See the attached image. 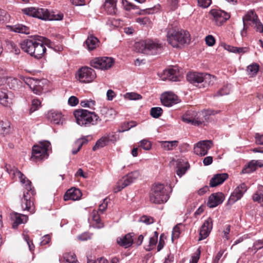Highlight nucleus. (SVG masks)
<instances>
[{"label":"nucleus","mask_w":263,"mask_h":263,"mask_svg":"<svg viewBox=\"0 0 263 263\" xmlns=\"http://www.w3.org/2000/svg\"><path fill=\"white\" fill-rule=\"evenodd\" d=\"M35 7H28L23 9L22 11L23 13L35 17Z\"/></svg>","instance_id":"nucleus-52"},{"label":"nucleus","mask_w":263,"mask_h":263,"mask_svg":"<svg viewBox=\"0 0 263 263\" xmlns=\"http://www.w3.org/2000/svg\"><path fill=\"white\" fill-rule=\"evenodd\" d=\"M248 188L245 183H241L232 193L229 202L232 204L240 199L244 193L247 191Z\"/></svg>","instance_id":"nucleus-16"},{"label":"nucleus","mask_w":263,"mask_h":263,"mask_svg":"<svg viewBox=\"0 0 263 263\" xmlns=\"http://www.w3.org/2000/svg\"><path fill=\"white\" fill-rule=\"evenodd\" d=\"M263 166V161L261 160H252L249 162L248 166L243 168L241 172L243 174L251 173L255 171L257 167H261Z\"/></svg>","instance_id":"nucleus-27"},{"label":"nucleus","mask_w":263,"mask_h":263,"mask_svg":"<svg viewBox=\"0 0 263 263\" xmlns=\"http://www.w3.org/2000/svg\"><path fill=\"white\" fill-rule=\"evenodd\" d=\"M12 94L7 93L5 89L0 90V103L5 107H10L12 104Z\"/></svg>","instance_id":"nucleus-26"},{"label":"nucleus","mask_w":263,"mask_h":263,"mask_svg":"<svg viewBox=\"0 0 263 263\" xmlns=\"http://www.w3.org/2000/svg\"><path fill=\"white\" fill-rule=\"evenodd\" d=\"M163 110L161 107H155L151 109L150 114L154 118H159L162 114Z\"/></svg>","instance_id":"nucleus-41"},{"label":"nucleus","mask_w":263,"mask_h":263,"mask_svg":"<svg viewBox=\"0 0 263 263\" xmlns=\"http://www.w3.org/2000/svg\"><path fill=\"white\" fill-rule=\"evenodd\" d=\"M190 34L187 31L170 28L167 33V41L173 47L179 48L184 44H189Z\"/></svg>","instance_id":"nucleus-3"},{"label":"nucleus","mask_w":263,"mask_h":263,"mask_svg":"<svg viewBox=\"0 0 263 263\" xmlns=\"http://www.w3.org/2000/svg\"><path fill=\"white\" fill-rule=\"evenodd\" d=\"M23 50L37 59H41L45 54L46 48L43 42L35 39H26L20 44Z\"/></svg>","instance_id":"nucleus-2"},{"label":"nucleus","mask_w":263,"mask_h":263,"mask_svg":"<svg viewBox=\"0 0 263 263\" xmlns=\"http://www.w3.org/2000/svg\"><path fill=\"white\" fill-rule=\"evenodd\" d=\"M139 176V173L138 171H134L129 173L118 182L116 187L114 188V192L117 193L120 191L133 182Z\"/></svg>","instance_id":"nucleus-13"},{"label":"nucleus","mask_w":263,"mask_h":263,"mask_svg":"<svg viewBox=\"0 0 263 263\" xmlns=\"http://www.w3.org/2000/svg\"><path fill=\"white\" fill-rule=\"evenodd\" d=\"M10 218L13 221L12 228L15 229H17L20 224L26 223L28 219L27 215L16 212H12L10 214Z\"/></svg>","instance_id":"nucleus-21"},{"label":"nucleus","mask_w":263,"mask_h":263,"mask_svg":"<svg viewBox=\"0 0 263 263\" xmlns=\"http://www.w3.org/2000/svg\"><path fill=\"white\" fill-rule=\"evenodd\" d=\"M100 114L103 117L105 122H107L115 117L116 111L112 108L102 107L100 109Z\"/></svg>","instance_id":"nucleus-28"},{"label":"nucleus","mask_w":263,"mask_h":263,"mask_svg":"<svg viewBox=\"0 0 263 263\" xmlns=\"http://www.w3.org/2000/svg\"><path fill=\"white\" fill-rule=\"evenodd\" d=\"M41 102L38 99H33L32 101L31 106L29 109V114H31L39 109L41 107Z\"/></svg>","instance_id":"nucleus-42"},{"label":"nucleus","mask_w":263,"mask_h":263,"mask_svg":"<svg viewBox=\"0 0 263 263\" xmlns=\"http://www.w3.org/2000/svg\"><path fill=\"white\" fill-rule=\"evenodd\" d=\"M161 147L166 151L172 150L174 147L177 146L178 141H162L161 142Z\"/></svg>","instance_id":"nucleus-37"},{"label":"nucleus","mask_w":263,"mask_h":263,"mask_svg":"<svg viewBox=\"0 0 263 263\" xmlns=\"http://www.w3.org/2000/svg\"><path fill=\"white\" fill-rule=\"evenodd\" d=\"M48 118L54 124H59L62 122L63 117L60 112L51 110L48 114Z\"/></svg>","instance_id":"nucleus-31"},{"label":"nucleus","mask_w":263,"mask_h":263,"mask_svg":"<svg viewBox=\"0 0 263 263\" xmlns=\"http://www.w3.org/2000/svg\"><path fill=\"white\" fill-rule=\"evenodd\" d=\"M136 22L141 25H148L151 23V21L147 17L137 18H136Z\"/></svg>","instance_id":"nucleus-55"},{"label":"nucleus","mask_w":263,"mask_h":263,"mask_svg":"<svg viewBox=\"0 0 263 263\" xmlns=\"http://www.w3.org/2000/svg\"><path fill=\"white\" fill-rule=\"evenodd\" d=\"M225 48L229 51L233 52V53H240L244 52V51H243L244 48H241V47H234V46H232L230 45H227V46H226Z\"/></svg>","instance_id":"nucleus-49"},{"label":"nucleus","mask_w":263,"mask_h":263,"mask_svg":"<svg viewBox=\"0 0 263 263\" xmlns=\"http://www.w3.org/2000/svg\"><path fill=\"white\" fill-rule=\"evenodd\" d=\"M203 73L199 72H189L186 74V80L190 83L199 87L201 84Z\"/></svg>","instance_id":"nucleus-22"},{"label":"nucleus","mask_w":263,"mask_h":263,"mask_svg":"<svg viewBox=\"0 0 263 263\" xmlns=\"http://www.w3.org/2000/svg\"><path fill=\"white\" fill-rule=\"evenodd\" d=\"M230 90L227 88H223L219 90L216 94L214 95V97L222 96L224 95H227L229 94Z\"/></svg>","instance_id":"nucleus-61"},{"label":"nucleus","mask_w":263,"mask_h":263,"mask_svg":"<svg viewBox=\"0 0 263 263\" xmlns=\"http://www.w3.org/2000/svg\"><path fill=\"white\" fill-rule=\"evenodd\" d=\"M134 235V233H129L122 238H117V242L120 246L127 248L133 243Z\"/></svg>","instance_id":"nucleus-24"},{"label":"nucleus","mask_w":263,"mask_h":263,"mask_svg":"<svg viewBox=\"0 0 263 263\" xmlns=\"http://www.w3.org/2000/svg\"><path fill=\"white\" fill-rule=\"evenodd\" d=\"M88 140L86 139V138L84 137L78 139L75 142V145L76 146H79V148H81L83 144H86Z\"/></svg>","instance_id":"nucleus-62"},{"label":"nucleus","mask_w":263,"mask_h":263,"mask_svg":"<svg viewBox=\"0 0 263 263\" xmlns=\"http://www.w3.org/2000/svg\"><path fill=\"white\" fill-rule=\"evenodd\" d=\"M180 226H181V223L177 224L176 226L174 227L172 232V239L173 241H174V239H176L179 237V235L180 234V230L179 228Z\"/></svg>","instance_id":"nucleus-51"},{"label":"nucleus","mask_w":263,"mask_h":263,"mask_svg":"<svg viewBox=\"0 0 263 263\" xmlns=\"http://www.w3.org/2000/svg\"><path fill=\"white\" fill-rule=\"evenodd\" d=\"M37 81L38 80L37 79L30 77H27L24 79L25 83L30 87L32 90L35 86Z\"/></svg>","instance_id":"nucleus-47"},{"label":"nucleus","mask_w":263,"mask_h":263,"mask_svg":"<svg viewBox=\"0 0 263 263\" xmlns=\"http://www.w3.org/2000/svg\"><path fill=\"white\" fill-rule=\"evenodd\" d=\"M82 195L81 191L76 188H71L69 189L64 196L65 201L72 200H77L80 198Z\"/></svg>","instance_id":"nucleus-23"},{"label":"nucleus","mask_w":263,"mask_h":263,"mask_svg":"<svg viewBox=\"0 0 263 263\" xmlns=\"http://www.w3.org/2000/svg\"><path fill=\"white\" fill-rule=\"evenodd\" d=\"M198 5L203 8H208L212 4V0H197Z\"/></svg>","instance_id":"nucleus-53"},{"label":"nucleus","mask_w":263,"mask_h":263,"mask_svg":"<svg viewBox=\"0 0 263 263\" xmlns=\"http://www.w3.org/2000/svg\"><path fill=\"white\" fill-rule=\"evenodd\" d=\"M6 169L10 175L14 177H17L21 182L25 184L26 192H24L23 197L21 199L22 208L24 210H27L30 213H34L33 203L31 200L30 194L32 196L35 194L34 190H32L31 181L27 179L25 176L21 173L18 169L13 167L11 168L10 165H6Z\"/></svg>","instance_id":"nucleus-1"},{"label":"nucleus","mask_w":263,"mask_h":263,"mask_svg":"<svg viewBox=\"0 0 263 263\" xmlns=\"http://www.w3.org/2000/svg\"><path fill=\"white\" fill-rule=\"evenodd\" d=\"M203 116V113H197L194 110L187 111L182 117V121L186 123H191L192 125L199 126L204 123V119L201 118Z\"/></svg>","instance_id":"nucleus-8"},{"label":"nucleus","mask_w":263,"mask_h":263,"mask_svg":"<svg viewBox=\"0 0 263 263\" xmlns=\"http://www.w3.org/2000/svg\"><path fill=\"white\" fill-rule=\"evenodd\" d=\"M104 8L109 14H116L117 11L116 1L115 0H105Z\"/></svg>","instance_id":"nucleus-30"},{"label":"nucleus","mask_w":263,"mask_h":263,"mask_svg":"<svg viewBox=\"0 0 263 263\" xmlns=\"http://www.w3.org/2000/svg\"><path fill=\"white\" fill-rule=\"evenodd\" d=\"M106 140L108 143L109 141L115 142L117 140V135L114 133H109L106 136H105Z\"/></svg>","instance_id":"nucleus-58"},{"label":"nucleus","mask_w":263,"mask_h":263,"mask_svg":"<svg viewBox=\"0 0 263 263\" xmlns=\"http://www.w3.org/2000/svg\"><path fill=\"white\" fill-rule=\"evenodd\" d=\"M140 221L149 224L154 222V219L149 216H143L140 218Z\"/></svg>","instance_id":"nucleus-56"},{"label":"nucleus","mask_w":263,"mask_h":263,"mask_svg":"<svg viewBox=\"0 0 263 263\" xmlns=\"http://www.w3.org/2000/svg\"><path fill=\"white\" fill-rule=\"evenodd\" d=\"M35 17L43 20H62L63 18V15L59 14L57 17L54 16L53 17L47 9L36 8Z\"/></svg>","instance_id":"nucleus-15"},{"label":"nucleus","mask_w":263,"mask_h":263,"mask_svg":"<svg viewBox=\"0 0 263 263\" xmlns=\"http://www.w3.org/2000/svg\"><path fill=\"white\" fill-rule=\"evenodd\" d=\"M228 175L227 173L217 174L211 178L210 181V186L213 187L222 184L227 178Z\"/></svg>","instance_id":"nucleus-25"},{"label":"nucleus","mask_w":263,"mask_h":263,"mask_svg":"<svg viewBox=\"0 0 263 263\" xmlns=\"http://www.w3.org/2000/svg\"><path fill=\"white\" fill-rule=\"evenodd\" d=\"M161 101L165 106H171L178 102V97L172 92H165L161 96Z\"/></svg>","instance_id":"nucleus-20"},{"label":"nucleus","mask_w":263,"mask_h":263,"mask_svg":"<svg viewBox=\"0 0 263 263\" xmlns=\"http://www.w3.org/2000/svg\"><path fill=\"white\" fill-rule=\"evenodd\" d=\"M167 2L172 10H175L177 8L178 0H167Z\"/></svg>","instance_id":"nucleus-63"},{"label":"nucleus","mask_w":263,"mask_h":263,"mask_svg":"<svg viewBox=\"0 0 263 263\" xmlns=\"http://www.w3.org/2000/svg\"><path fill=\"white\" fill-rule=\"evenodd\" d=\"M140 146L144 150H149L152 145L148 140L144 139L140 141Z\"/></svg>","instance_id":"nucleus-54"},{"label":"nucleus","mask_w":263,"mask_h":263,"mask_svg":"<svg viewBox=\"0 0 263 263\" xmlns=\"http://www.w3.org/2000/svg\"><path fill=\"white\" fill-rule=\"evenodd\" d=\"M134 48L137 52L156 55L161 52L162 46L158 41L148 39L135 43Z\"/></svg>","instance_id":"nucleus-4"},{"label":"nucleus","mask_w":263,"mask_h":263,"mask_svg":"<svg viewBox=\"0 0 263 263\" xmlns=\"http://www.w3.org/2000/svg\"><path fill=\"white\" fill-rule=\"evenodd\" d=\"M125 98L130 100H138L142 98L141 95L136 92H127L124 95Z\"/></svg>","instance_id":"nucleus-43"},{"label":"nucleus","mask_w":263,"mask_h":263,"mask_svg":"<svg viewBox=\"0 0 263 263\" xmlns=\"http://www.w3.org/2000/svg\"><path fill=\"white\" fill-rule=\"evenodd\" d=\"M50 146L49 141H43L40 145H34L32 147L31 159L35 160H41L48 157L47 152Z\"/></svg>","instance_id":"nucleus-7"},{"label":"nucleus","mask_w":263,"mask_h":263,"mask_svg":"<svg viewBox=\"0 0 263 263\" xmlns=\"http://www.w3.org/2000/svg\"><path fill=\"white\" fill-rule=\"evenodd\" d=\"M9 27L11 31L15 32L24 33L26 34H28L30 33L29 27L22 24H18Z\"/></svg>","instance_id":"nucleus-33"},{"label":"nucleus","mask_w":263,"mask_h":263,"mask_svg":"<svg viewBox=\"0 0 263 263\" xmlns=\"http://www.w3.org/2000/svg\"><path fill=\"white\" fill-rule=\"evenodd\" d=\"M215 80V79L214 76L208 73H203L201 84L200 85L199 87H206L210 85L213 84Z\"/></svg>","instance_id":"nucleus-32"},{"label":"nucleus","mask_w":263,"mask_h":263,"mask_svg":"<svg viewBox=\"0 0 263 263\" xmlns=\"http://www.w3.org/2000/svg\"><path fill=\"white\" fill-rule=\"evenodd\" d=\"M44 81H45V80H39L37 81V83L35 85V86L33 89L32 91L36 95H40L43 90V85L44 84Z\"/></svg>","instance_id":"nucleus-44"},{"label":"nucleus","mask_w":263,"mask_h":263,"mask_svg":"<svg viewBox=\"0 0 263 263\" xmlns=\"http://www.w3.org/2000/svg\"><path fill=\"white\" fill-rule=\"evenodd\" d=\"M205 41L209 46H213L215 43V38L212 35H209L205 37Z\"/></svg>","instance_id":"nucleus-57"},{"label":"nucleus","mask_w":263,"mask_h":263,"mask_svg":"<svg viewBox=\"0 0 263 263\" xmlns=\"http://www.w3.org/2000/svg\"><path fill=\"white\" fill-rule=\"evenodd\" d=\"M7 83L11 89H15L17 88L19 85L20 81L18 79L13 78H9L7 79Z\"/></svg>","instance_id":"nucleus-40"},{"label":"nucleus","mask_w":263,"mask_h":263,"mask_svg":"<svg viewBox=\"0 0 263 263\" xmlns=\"http://www.w3.org/2000/svg\"><path fill=\"white\" fill-rule=\"evenodd\" d=\"M136 126V124L134 122H127V123H124L121 127V128L119 130V132H124L125 131L128 130L131 128L135 127Z\"/></svg>","instance_id":"nucleus-48"},{"label":"nucleus","mask_w":263,"mask_h":263,"mask_svg":"<svg viewBox=\"0 0 263 263\" xmlns=\"http://www.w3.org/2000/svg\"><path fill=\"white\" fill-rule=\"evenodd\" d=\"M107 143L108 142L106 140V138L105 136H103L96 142V144L92 148V150L93 151H96L100 148L104 147L107 144Z\"/></svg>","instance_id":"nucleus-38"},{"label":"nucleus","mask_w":263,"mask_h":263,"mask_svg":"<svg viewBox=\"0 0 263 263\" xmlns=\"http://www.w3.org/2000/svg\"><path fill=\"white\" fill-rule=\"evenodd\" d=\"M224 196L222 193H216L211 194L209 197L207 206L213 208L220 204L224 200Z\"/></svg>","instance_id":"nucleus-19"},{"label":"nucleus","mask_w":263,"mask_h":263,"mask_svg":"<svg viewBox=\"0 0 263 263\" xmlns=\"http://www.w3.org/2000/svg\"><path fill=\"white\" fill-rule=\"evenodd\" d=\"M212 144L213 142L211 140L200 141L194 145V152L200 156H205L211 148Z\"/></svg>","instance_id":"nucleus-14"},{"label":"nucleus","mask_w":263,"mask_h":263,"mask_svg":"<svg viewBox=\"0 0 263 263\" xmlns=\"http://www.w3.org/2000/svg\"><path fill=\"white\" fill-rule=\"evenodd\" d=\"M259 65L256 63H253L247 67V71L250 77L255 76L259 71Z\"/></svg>","instance_id":"nucleus-36"},{"label":"nucleus","mask_w":263,"mask_h":263,"mask_svg":"<svg viewBox=\"0 0 263 263\" xmlns=\"http://www.w3.org/2000/svg\"><path fill=\"white\" fill-rule=\"evenodd\" d=\"M253 23L255 25L254 28L257 31L260 33L263 32V25L257 20V16H256V18H253Z\"/></svg>","instance_id":"nucleus-50"},{"label":"nucleus","mask_w":263,"mask_h":263,"mask_svg":"<svg viewBox=\"0 0 263 263\" xmlns=\"http://www.w3.org/2000/svg\"><path fill=\"white\" fill-rule=\"evenodd\" d=\"M73 115L77 123L80 126H89L90 125H97L101 120L95 112L83 109L75 110Z\"/></svg>","instance_id":"nucleus-5"},{"label":"nucleus","mask_w":263,"mask_h":263,"mask_svg":"<svg viewBox=\"0 0 263 263\" xmlns=\"http://www.w3.org/2000/svg\"><path fill=\"white\" fill-rule=\"evenodd\" d=\"M79 103L78 99L74 97L71 96L68 99V103L71 106H74L78 104Z\"/></svg>","instance_id":"nucleus-64"},{"label":"nucleus","mask_w":263,"mask_h":263,"mask_svg":"<svg viewBox=\"0 0 263 263\" xmlns=\"http://www.w3.org/2000/svg\"><path fill=\"white\" fill-rule=\"evenodd\" d=\"M114 61L109 57L96 58L90 61V66L93 68L101 70H106L112 67Z\"/></svg>","instance_id":"nucleus-10"},{"label":"nucleus","mask_w":263,"mask_h":263,"mask_svg":"<svg viewBox=\"0 0 263 263\" xmlns=\"http://www.w3.org/2000/svg\"><path fill=\"white\" fill-rule=\"evenodd\" d=\"M253 200L254 201L261 203L263 202V194L261 193H256L253 196Z\"/></svg>","instance_id":"nucleus-59"},{"label":"nucleus","mask_w":263,"mask_h":263,"mask_svg":"<svg viewBox=\"0 0 263 263\" xmlns=\"http://www.w3.org/2000/svg\"><path fill=\"white\" fill-rule=\"evenodd\" d=\"M180 76V73L178 68L177 67H173L163 71L162 79L177 81H179Z\"/></svg>","instance_id":"nucleus-18"},{"label":"nucleus","mask_w":263,"mask_h":263,"mask_svg":"<svg viewBox=\"0 0 263 263\" xmlns=\"http://www.w3.org/2000/svg\"><path fill=\"white\" fill-rule=\"evenodd\" d=\"M169 196L163 184L156 183L153 186L149 194V199L152 202L161 204L166 202Z\"/></svg>","instance_id":"nucleus-6"},{"label":"nucleus","mask_w":263,"mask_h":263,"mask_svg":"<svg viewBox=\"0 0 263 263\" xmlns=\"http://www.w3.org/2000/svg\"><path fill=\"white\" fill-rule=\"evenodd\" d=\"M99 41L98 39L92 36H88L85 41L84 46H86L89 51L93 50L99 46Z\"/></svg>","instance_id":"nucleus-29"},{"label":"nucleus","mask_w":263,"mask_h":263,"mask_svg":"<svg viewBox=\"0 0 263 263\" xmlns=\"http://www.w3.org/2000/svg\"><path fill=\"white\" fill-rule=\"evenodd\" d=\"M10 123L9 121H0V135H6L10 132Z\"/></svg>","instance_id":"nucleus-34"},{"label":"nucleus","mask_w":263,"mask_h":263,"mask_svg":"<svg viewBox=\"0 0 263 263\" xmlns=\"http://www.w3.org/2000/svg\"><path fill=\"white\" fill-rule=\"evenodd\" d=\"M139 176V173L138 171H134L129 173L118 182L116 187L114 188V192L117 193L120 191L133 182Z\"/></svg>","instance_id":"nucleus-12"},{"label":"nucleus","mask_w":263,"mask_h":263,"mask_svg":"<svg viewBox=\"0 0 263 263\" xmlns=\"http://www.w3.org/2000/svg\"><path fill=\"white\" fill-rule=\"evenodd\" d=\"M63 258L67 263H74L77 261L76 255L70 253H65Z\"/></svg>","instance_id":"nucleus-46"},{"label":"nucleus","mask_w":263,"mask_h":263,"mask_svg":"<svg viewBox=\"0 0 263 263\" xmlns=\"http://www.w3.org/2000/svg\"><path fill=\"white\" fill-rule=\"evenodd\" d=\"M211 16L210 19L217 26H221L230 17V14L224 11L218 9H212L209 11Z\"/></svg>","instance_id":"nucleus-9"},{"label":"nucleus","mask_w":263,"mask_h":263,"mask_svg":"<svg viewBox=\"0 0 263 263\" xmlns=\"http://www.w3.org/2000/svg\"><path fill=\"white\" fill-rule=\"evenodd\" d=\"M76 78L81 82L89 83L92 82L96 78V73L91 68L84 67L77 71Z\"/></svg>","instance_id":"nucleus-11"},{"label":"nucleus","mask_w":263,"mask_h":263,"mask_svg":"<svg viewBox=\"0 0 263 263\" xmlns=\"http://www.w3.org/2000/svg\"><path fill=\"white\" fill-rule=\"evenodd\" d=\"M158 233L156 231L154 232V235L150 238L149 240V245L146 248L147 251H151L156 245L158 241Z\"/></svg>","instance_id":"nucleus-39"},{"label":"nucleus","mask_w":263,"mask_h":263,"mask_svg":"<svg viewBox=\"0 0 263 263\" xmlns=\"http://www.w3.org/2000/svg\"><path fill=\"white\" fill-rule=\"evenodd\" d=\"M80 105L83 107H88L94 109V106L96 105V102L91 99L84 100L81 102Z\"/></svg>","instance_id":"nucleus-45"},{"label":"nucleus","mask_w":263,"mask_h":263,"mask_svg":"<svg viewBox=\"0 0 263 263\" xmlns=\"http://www.w3.org/2000/svg\"><path fill=\"white\" fill-rule=\"evenodd\" d=\"M92 218L94 222L93 223L94 227L98 229L102 228L104 227L103 223L101 222L100 216L98 215V212L93 211L92 213Z\"/></svg>","instance_id":"nucleus-35"},{"label":"nucleus","mask_w":263,"mask_h":263,"mask_svg":"<svg viewBox=\"0 0 263 263\" xmlns=\"http://www.w3.org/2000/svg\"><path fill=\"white\" fill-rule=\"evenodd\" d=\"M187 168L188 167L186 165L179 167L176 171L177 175L179 177H181L186 173Z\"/></svg>","instance_id":"nucleus-60"},{"label":"nucleus","mask_w":263,"mask_h":263,"mask_svg":"<svg viewBox=\"0 0 263 263\" xmlns=\"http://www.w3.org/2000/svg\"><path fill=\"white\" fill-rule=\"evenodd\" d=\"M212 228L213 220L211 217H209L201 227L198 240L200 241L206 238L209 235Z\"/></svg>","instance_id":"nucleus-17"}]
</instances>
